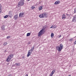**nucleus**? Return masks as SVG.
<instances>
[{"label": "nucleus", "mask_w": 76, "mask_h": 76, "mask_svg": "<svg viewBox=\"0 0 76 76\" xmlns=\"http://www.w3.org/2000/svg\"><path fill=\"white\" fill-rule=\"evenodd\" d=\"M63 48V45L61 44H60L59 46H57L56 47V50L58 51L59 52H60Z\"/></svg>", "instance_id": "f257e3e1"}, {"label": "nucleus", "mask_w": 76, "mask_h": 76, "mask_svg": "<svg viewBox=\"0 0 76 76\" xmlns=\"http://www.w3.org/2000/svg\"><path fill=\"white\" fill-rule=\"evenodd\" d=\"M45 28L43 27L42 29H41L40 31L38 33V37H41V36L42 35L44 34L45 31Z\"/></svg>", "instance_id": "f03ea898"}, {"label": "nucleus", "mask_w": 76, "mask_h": 76, "mask_svg": "<svg viewBox=\"0 0 76 76\" xmlns=\"http://www.w3.org/2000/svg\"><path fill=\"white\" fill-rule=\"evenodd\" d=\"M39 17L40 18H44V17L47 18L48 15L47 14V12H44L43 14H40L39 16Z\"/></svg>", "instance_id": "7ed1b4c3"}, {"label": "nucleus", "mask_w": 76, "mask_h": 76, "mask_svg": "<svg viewBox=\"0 0 76 76\" xmlns=\"http://www.w3.org/2000/svg\"><path fill=\"white\" fill-rule=\"evenodd\" d=\"M25 2V0H20L18 3V7H20V6H22L23 5H24V2Z\"/></svg>", "instance_id": "20e7f679"}, {"label": "nucleus", "mask_w": 76, "mask_h": 76, "mask_svg": "<svg viewBox=\"0 0 76 76\" xmlns=\"http://www.w3.org/2000/svg\"><path fill=\"white\" fill-rule=\"evenodd\" d=\"M34 46H33L32 48H31V49L29 50L27 54V57H29L32 54V52L34 51Z\"/></svg>", "instance_id": "39448f33"}, {"label": "nucleus", "mask_w": 76, "mask_h": 76, "mask_svg": "<svg viewBox=\"0 0 76 76\" xmlns=\"http://www.w3.org/2000/svg\"><path fill=\"white\" fill-rule=\"evenodd\" d=\"M13 56V55H10L9 57H8L7 58V60H6L7 61V62H9V61H10V60H11V58H12Z\"/></svg>", "instance_id": "423d86ee"}, {"label": "nucleus", "mask_w": 76, "mask_h": 76, "mask_svg": "<svg viewBox=\"0 0 76 76\" xmlns=\"http://www.w3.org/2000/svg\"><path fill=\"white\" fill-rule=\"evenodd\" d=\"M76 15H75L73 18V19L72 20V22H76Z\"/></svg>", "instance_id": "0eeeda50"}, {"label": "nucleus", "mask_w": 76, "mask_h": 76, "mask_svg": "<svg viewBox=\"0 0 76 76\" xmlns=\"http://www.w3.org/2000/svg\"><path fill=\"white\" fill-rule=\"evenodd\" d=\"M24 15V13L20 12V13L19 16L20 17H23V16Z\"/></svg>", "instance_id": "6e6552de"}, {"label": "nucleus", "mask_w": 76, "mask_h": 76, "mask_svg": "<svg viewBox=\"0 0 76 76\" xmlns=\"http://www.w3.org/2000/svg\"><path fill=\"white\" fill-rule=\"evenodd\" d=\"M66 18V16L65 15V14H63L62 15V19H64L65 18Z\"/></svg>", "instance_id": "1a4fd4ad"}, {"label": "nucleus", "mask_w": 76, "mask_h": 76, "mask_svg": "<svg viewBox=\"0 0 76 76\" xmlns=\"http://www.w3.org/2000/svg\"><path fill=\"white\" fill-rule=\"evenodd\" d=\"M42 9V6L41 5L38 8L39 10H41Z\"/></svg>", "instance_id": "9d476101"}, {"label": "nucleus", "mask_w": 76, "mask_h": 76, "mask_svg": "<svg viewBox=\"0 0 76 76\" xmlns=\"http://www.w3.org/2000/svg\"><path fill=\"white\" fill-rule=\"evenodd\" d=\"M60 3V1H56L55 2L54 4H59V3Z\"/></svg>", "instance_id": "9b49d317"}, {"label": "nucleus", "mask_w": 76, "mask_h": 76, "mask_svg": "<svg viewBox=\"0 0 76 76\" xmlns=\"http://www.w3.org/2000/svg\"><path fill=\"white\" fill-rule=\"evenodd\" d=\"M14 18L15 20H16L18 19V15H15L14 17Z\"/></svg>", "instance_id": "f8f14e48"}, {"label": "nucleus", "mask_w": 76, "mask_h": 76, "mask_svg": "<svg viewBox=\"0 0 76 76\" xmlns=\"http://www.w3.org/2000/svg\"><path fill=\"white\" fill-rule=\"evenodd\" d=\"M2 12V9H1V5L0 4V13H1Z\"/></svg>", "instance_id": "ddd939ff"}, {"label": "nucleus", "mask_w": 76, "mask_h": 76, "mask_svg": "<svg viewBox=\"0 0 76 76\" xmlns=\"http://www.w3.org/2000/svg\"><path fill=\"white\" fill-rule=\"evenodd\" d=\"M5 26H3L1 27V29L2 30H4L5 29Z\"/></svg>", "instance_id": "4468645a"}, {"label": "nucleus", "mask_w": 76, "mask_h": 76, "mask_svg": "<svg viewBox=\"0 0 76 76\" xmlns=\"http://www.w3.org/2000/svg\"><path fill=\"white\" fill-rule=\"evenodd\" d=\"M13 12L12 11H10L9 12L8 15H12Z\"/></svg>", "instance_id": "2eb2a0df"}, {"label": "nucleus", "mask_w": 76, "mask_h": 76, "mask_svg": "<svg viewBox=\"0 0 76 76\" xmlns=\"http://www.w3.org/2000/svg\"><path fill=\"white\" fill-rule=\"evenodd\" d=\"M30 35H31V33H28L26 34V37H29V36H30Z\"/></svg>", "instance_id": "dca6fc26"}, {"label": "nucleus", "mask_w": 76, "mask_h": 76, "mask_svg": "<svg viewBox=\"0 0 76 76\" xmlns=\"http://www.w3.org/2000/svg\"><path fill=\"white\" fill-rule=\"evenodd\" d=\"M51 38H53V37H54V33H51Z\"/></svg>", "instance_id": "f3484780"}, {"label": "nucleus", "mask_w": 76, "mask_h": 76, "mask_svg": "<svg viewBox=\"0 0 76 76\" xmlns=\"http://www.w3.org/2000/svg\"><path fill=\"white\" fill-rule=\"evenodd\" d=\"M8 17H9V15H7L4 17V18H7Z\"/></svg>", "instance_id": "a211bd4d"}, {"label": "nucleus", "mask_w": 76, "mask_h": 76, "mask_svg": "<svg viewBox=\"0 0 76 76\" xmlns=\"http://www.w3.org/2000/svg\"><path fill=\"white\" fill-rule=\"evenodd\" d=\"M55 72H56V71H55V70H53V71H52V74H54V73H55Z\"/></svg>", "instance_id": "6ab92c4d"}, {"label": "nucleus", "mask_w": 76, "mask_h": 76, "mask_svg": "<svg viewBox=\"0 0 76 76\" xmlns=\"http://www.w3.org/2000/svg\"><path fill=\"white\" fill-rule=\"evenodd\" d=\"M20 63H15V64H16V66H20Z\"/></svg>", "instance_id": "aec40b11"}, {"label": "nucleus", "mask_w": 76, "mask_h": 76, "mask_svg": "<svg viewBox=\"0 0 76 76\" xmlns=\"http://www.w3.org/2000/svg\"><path fill=\"white\" fill-rule=\"evenodd\" d=\"M7 43L6 42H6H5L4 44H3V45H4V46H6V45H7Z\"/></svg>", "instance_id": "412c9836"}, {"label": "nucleus", "mask_w": 76, "mask_h": 76, "mask_svg": "<svg viewBox=\"0 0 76 76\" xmlns=\"http://www.w3.org/2000/svg\"><path fill=\"white\" fill-rule=\"evenodd\" d=\"M10 36H8L7 37V39H9V38H10Z\"/></svg>", "instance_id": "4be33fe9"}, {"label": "nucleus", "mask_w": 76, "mask_h": 76, "mask_svg": "<svg viewBox=\"0 0 76 76\" xmlns=\"http://www.w3.org/2000/svg\"><path fill=\"white\" fill-rule=\"evenodd\" d=\"M73 41V39L72 38H71L69 39V41Z\"/></svg>", "instance_id": "5701e85b"}, {"label": "nucleus", "mask_w": 76, "mask_h": 76, "mask_svg": "<svg viewBox=\"0 0 76 76\" xmlns=\"http://www.w3.org/2000/svg\"><path fill=\"white\" fill-rule=\"evenodd\" d=\"M74 11V13H76V7Z\"/></svg>", "instance_id": "b1692460"}, {"label": "nucleus", "mask_w": 76, "mask_h": 76, "mask_svg": "<svg viewBox=\"0 0 76 76\" xmlns=\"http://www.w3.org/2000/svg\"><path fill=\"white\" fill-rule=\"evenodd\" d=\"M54 26H53V25H52L51 27H50V28H54Z\"/></svg>", "instance_id": "393cba45"}, {"label": "nucleus", "mask_w": 76, "mask_h": 76, "mask_svg": "<svg viewBox=\"0 0 76 76\" xmlns=\"http://www.w3.org/2000/svg\"><path fill=\"white\" fill-rule=\"evenodd\" d=\"M31 8L32 9H34L35 8V7L34 6H32L31 7Z\"/></svg>", "instance_id": "a878e982"}, {"label": "nucleus", "mask_w": 76, "mask_h": 76, "mask_svg": "<svg viewBox=\"0 0 76 76\" xmlns=\"http://www.w3.org/2000/svg\"><path fill=\"white\" fill-rule=\"evenodd\" d=\"M8 15L9 16V17H10V18H12V16L10 15Z\"/></svg>", "instance_id": "bb28decb"}, {"label": "nucleus", "mask_w": 76, "mask_h": 76, "mask_svg": "<svg viewBox=\"0 0 76 76\" xmlns=\"http://www.w3.org/2000/svg\"><path fill=\"white\" fill-rule=\"evenodd\" d=\"M53 75V74H52V73H51L50 76H52Z\"/></svg>", "instance_id": "cd10ccee"}, {"label": "nucleus", "mask_w": 76, "mask_h": 76, "mask_svg": "<svg viewBox=\"0 0 76 76\" xmlns=\"http://www.w3.org/2000/svg\"><path fill=\"white\" fill-rule=\"evenodd\" d=\"M61 37V35H60L59 36V37Z\"/></svg>", "instance_id": "c85d7f7f"}, {"label": "nucleus", "mask_w": 76, "mask_h": 76, "mask_svg": "<svg viewBox=\"0 0 76 76\" xmlns=\"http://www.w3.org/2000/svg\"><path fill=\"white\" fill-rule=\"evenodd\" d=\"M27 1H30V0H28Z\"/></svg>", "instance_id": "c756f323"}, {"label": "nucleus", "mask_w": 76, "mask_h": 76, "mask_svg": "<svg viewBox=\"0 0 76 76\" xmlns=\"http://www.w3.org/2000/svg\"><path fill=\"white\" fill-rule=\"evenodd\" d=\"M68 76H71V75H68Z\"/></svg>", "instance_id": "7c9ffc66"}]
</instances>
